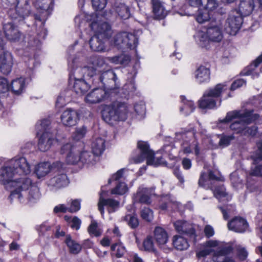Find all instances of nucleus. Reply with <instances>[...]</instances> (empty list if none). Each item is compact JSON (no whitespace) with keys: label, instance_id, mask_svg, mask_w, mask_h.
Segmentation results:
<instances>
[{"label":"nucleus","instance_id":"obj_63","mask_svg":"<svg viewBox=\"0 0 262 262\" xmlns=\"http://www.w3.org/2000/svg\"><path fill=\"white\" fill-rule=\"evenodd\" d=\"M10 90V85L7 80L3 77L0 78V93H4Z\"/></svg>","mask_w":262,"mask_h":262},{"label":"nucleus","instance_id":"obj_27","mask_svg":"<svg viewBox=\"0 0 262 262\" xmlns=\"http://www.w3.org/2000/svg\"><path fill=\"white\" fill-rule=\"evenodd\" d=\"M3 30L6 37L11 41H16L20 37V32L17 27L11 23L4 24Z\"/></svg>","mask_w":262,"mask_h":262},{"label":"nucleus","instance_id":"obj_13","mask_svg":"<svg viewBox=\"0 0 262 262\" xmlns=\"http://www.w3.org/2000/svg\"><path fill=\"white\" fill-rule=\"evenodd\" d=\"M138 147L141 151V157L135 160L136 163H141L144 159H147V164L149 165L158 166L164 164L161 157H154L153 152L149 149L148 144L144 141H139Z\"/></svg>","mask_w":262,"mask_h":262},{"label":"nucleus","instance_id":"obj_6","mask_svg":"<svg viewBox=\"0 0 262 262\" xmlns=\"http://www.w3.org/2000/svg\"><path fill=\"white\" fill-rule=\"evenodd\" d=\"M92 30L94 31L95 35L90 40V47L94 51H105L107 49L104 43L107 41L105 39L102 40L100 38L106 36L110 31V26L106 22L98 23L93 20L90 24Z\"/></svg>","mask_w":262,"mask_h":262},{"label":"nucleus","instance_id":"obj_10","mask_svg":"<svg viewBox=\"0 0 262 262\" xmlns=\"http://www.w3.org/2000/svg\"><path fill=\"white\" fill-rule=\"evenodd\" d=\"M109 42L119 49H132L137 47L138 38L133 34L121 32L114 35Z\"/></svg>","mask_w":262,"mask_h":262},{"label":"nucleus","instance_id":"obj_23","mask_svg":"<svg viewBox=\"0 0 262 262\" xmlns=\"http://www.w3.org/2000/svg\"><path fill=\"white\" fill-rule=\"evenodd\" d=\"M195 81L200 84L207 83L210 79V69L204 65L198 66L193 73Z\"/></svg>","mask_w":262,"mask_h":262},{"label":"nucleus","instance_id":"obj_35","mask_svg":"<svg viewBox=\"0 0 262 262\" xmlns=\"http://www.w3.org/2000/svg\"><path fill=\"white\" fill-rule=\"evenodd\" d=\"M152 12L157 19H163L167 14L164 4L159 0H152Z\"/></svg>","mask_w":262,"mask_h":262},{"label":"nucleus","instance_id":"obj_32","mask_svg":"<svg viewBox=\"0 0 262 262\" xmlns=\"http://www.w3.org/2000/svg\"><path fill=\"white\" fill-rule=\"evenodd\" d=\"M69 85L78 95L84 94L90 88V85L84 79L69 81Z\"/></svg>","mask_w":262,"mask_h":262},{"label":"nucleus","instance_id":"obj_22","mask_svg":"<svg viewBox=\"0 0 262 262\" xmlns=\"http://www.w3.org/2000/svg\"><path fill=\"white\" fill-rule=\"evenodd\" d=\"M14 61L12 54L3 51L0 56V70L4 74H8L12 70Z\"/></svg>","mask_w":262,"mask_h":262},{"label":"nucleus","instance_id":"obj_58","mask_svg":"<svg viewBox=\"0 0 262 262\" xmlns=\"http://www.w3.org/2000/svg\"><path fill=\"white\" fill-rule=\"evenodd\" d=\"M230 179L232 184L234 187H243L242 180H239V178H238V174L237 171H235L231 174Z\"/></svg>","mask_w":262,"mask_h":262},{"label":"nucleus","instance_id":"obj_59","mask_svg":"<svg viewBox=\"0 0 262 262\" xmlns=\"http://www.w3.org/2000/svg\"><path fill=\"white\" fill-rule=\"evenodd\" d=\"M123 90L125 93L127 94H133L136 90V86L134 80L126 83L123 86Z\"/></svg>","mask_w":262,"mask_h":262},{"label":"nucleus","instance_id":"obj_60","mask_svg":"<svg viewBox=\"0 0 262 262\" xmlns=\"http://www.w3.org/2000/svg\"><path fill=\"white\" fill-rule=\"evenodd\" d=\"M141 216L143 219L150 222L153 219V212L149 208H144L141 210Z\"/></svg>","mask_w":262,"mask_h":262},{"label":"nucleus","instance_id":"obj_28","mask_svg":"<svg viewBox=\"0 0 262 262\" xmlns=\"http://www.w3.org/2000/svg\"><path fill=\"white\" fill-rule=\"evenodd\" d=\"M69 180L67 176L61 173L51 178L48 182V185L55 188H62L68 186Z\"/></svg>","mask_w":262,"mask_h":262},{"label":"nucleus","instance_id":"obj_29","mask_svg":"<svg viewBox=\"0 0 262 262\" xmlns=\"http://www.w3.org/2000/svg\"><path fill=\"white\" fill-rule=\"evenodd\" d=\"M98 160V157L89 151L82 150L81 153L80 167H90L94 165Z\"/></svg>","mask_w":262,"mask_h":262},{"label":"nucleus","instance_id":"obj_44","mask_svg":"<svg viewBox=\"0 0 262 262\" xmlns=\"http://www.w3.org/2000/svg\"><path fill=\"white\" fill-rule=\"evenodd\" d=\"M106 59L115 64H120L122 65H125L127 64L130 61V57L126 55L121 54L120 55L115 56L112 57H107Z\"/></svg>","mask_w":262,"mask_h":262},{"label":"nucleus","instance_id":"obj_12","mask_svg":"<svg viewBox=\"0 0 262 262\" xmlns=\"http://www.w3.org/2000/svg\"><path fill=\"white\" fill-rule=\"evenodd\" d=\"M176 139L178 140H182V147L184 152L190 154L194 151L196 156L199 155L200 150L198 146V142L196 141L193 132L177 133L176 134Z\"/></svg>","mask_w":262,"mask_h":262},{"label":"nucleus","instance_id":"obj_24","mask_svg":"<svg viewBox=\"0 0 262 262\" xmlns=\"http://www.w3.org/2000/svg\"><path fill=\"white\" fill-rule=\"evenodd\" d=\"M93 8L97 11V12L91 16V21L95 20L98 23L105 21V18L102 15L101 11L104 8L106 4V0H92Z\"/></svg>","mask_w":262,"mask_h":262},{"label":"nucleus","instance_id":"obj_56","mask_svg":"<svg viewBox=\"0 0 262 262\" xmlns=\"http://www.w3.org/2000/svg\"><path fill=\"white\" fill-rule=\"evenodd\" d=\"M111 250L114 251H116L115 255L117 257H122L126 252L125 247L121 243L112 245Z\"/></svg>","mask_w":262,"mask_h":262},{"label":"nucleus","instance_id":"obj_62","mask_svg":"<svg viewBox=\"0 0 262 262\" xmlns=\"http://www.w3.org/2000/svg\"><path fill=\"white\" fill-rule=\"evenodd\" d=\"M125 171V169L124 168L118 170L111 176V178L108 180V183H111L114 181H118L122 178L124 177Z\"/></svg>","mask_w":262,"mask_h":262},{"label":"nucleus","instance_id":"obj_1","mask_svg":"<svg viewBox=\"0 0 262 262\" xmlns=\"http://www.w3.org/2000/svg\"><path fill=\"white\" fill-rule=\"evenodd\" d=\"M31 172V166L25 157L16 156L0 168V183L10 192L8 199L23 201V193L30 184V178L18 177Z\"/></svg>","mask_w":262,"mask_h":262},{"label":"nucleus","instance_id":"obj_15","mask_svg":"<svg viewBox=\"0 0 262 262\" xmlns=\"http://www.w3.org/2000/svg\"><path fill=\"white\" fill-rule=\"evenodd\" d=\"M207 34L210 41L220 42L223 38V21L220 18L211 19Z\"/></svg>","mask_w":262,"mask_h":262},{"label":"nucleus","instance_id":"obj_25","mask_svg":"<svg viewBox=\"0 0 262 262\" xmlns=\"http://www.w3.org/2000/svg\"><path fill=\"white\" fill-rule=\"evenodd\" d=\"M189 5L197 8H205L207 10H214L219 6L216 0H187Z\"/></svg>","mask_w":262,"mask_h":262},{"label":"nucleus","instance_id":"obj_8","mask_svg":"<svg viewBox=\"0 0 262 262\" xmlns=\"http://www.w3.org/2000/svg\"><path fill=\"white\" fill-rule=\"evenodd\" d=\"M83 146V143L82 142L75 145L68 143L62 146L59 152L62 155L63 158H65L68 163L76 164L80 167Z\"/></svg>","mask_w":262,"mask_h":262},{"label":"nucleus","instance_id":"obj_36","mask_svg":"<svg viewBox=\"0 0 262 262\" xmlns=\"http://www.w3.org/2000/svg\"><path fill=\"white\" fill-rule=\"evenodd\" d=\"M105 141L102 138H95L93 140L91 148L95 156L99 157L103 152L105 148Z\"/></svg>","mask_w":262,"mask_h":262},{"label":"nucleus","instance_id":"obj_49","mask_svg":"<svg viewBox=\"0 0 262 262\" xmlns=\"http://www.w3.org/2000/svg\"><path fill=\"white\" fill-rule=\"evenodd\" d=\"M127 185L123 182H119L115 188L111 190V193L113 194L123 195L128 191Z\"/></svg>","mask_w":262,"mask_h":262},{"label":"nucleus","instance_id":"obj_52","mask_svg":"<svg viewBox=\"0 0 262 262\" xmlns=\"http://www.w3.org/2000/svg\"><path fill=\"white\" fill-rule=\"evenodd\" d=\"M88 232L91 235L99 236L102 233V230L99 227L95 221H92L88 228Z\"/></svg>","mask_w":262,"mask_h":262},{"label":"nucleus","instance_id":"obj_17","mask_svg":"<svg viewBox=\"0 0 262 262\" xmlns=\"http://www.w3.org/2000/svg\"><path fill=\"white\" fill-rule=\"evenodd\" d=\"M106 193L107 192L104 190H101L100 193L98 206L102 216H103L104 213V207L106 208L109 213H112L116 211L120 205V202L118 201L113 199H105V196Z\"/></svg>","mask_w":262,"mask_h":262},{"label":"nucleus","instance_id":"obj_11","mask_svg":"<svg viewBox=\"0 0 262 262\" xmlns=\"http://www.w3.org/2000/svg\"><path fill=\"white\" fill-rule=\"evenodd\" d=\"M30 184L24 190V193H23L24 200L23 201H19L17 199H9L11 203L33 205L39 201L41 198V193L39 191V189L36 185L33 184L30 179Z\"/></svg>","mask_w":262,"mask_h":262},{"label":"nucleus","instance_id":"obj_38","mask_svg":"<svg viewBox=\"0 0 262 262\" xmlns=\"http://www.w3.org/2000/svg\"><path fill=\"white\" fill-rule=\"evenodd\" d=\"M181 101L180 111L182 114L188 115L194 110L195 105L192 101L187 99L184 96H181Z\"/></svg>","mask_w":262,"mask_h":262},{"label":"nucleus","instance_id":"obj_48","mask_svg":"<svg viewBox=\"0 0 262 262\" xmlns=\"http://www.w3.org/2000/svg\"><path fill=\"white\" fill-rule=\"evenodd\" d=\"M134 112L136 117L138 119L143 118L145 115V105L142 101H140L134 105Z\"/></svg>","mask_w":262,"mask_h":262},{"label":"nucleus","instance_id":"obj_30","mask_svg":"<svg viewBox=\"0 0 262 262\" xmlns=\"http://www.w3.org/2000/svg\"><path fill=\"white\" fill-rule=\"evenodd\" d=\"M27 83L26 78L23 77L13 79L10 85V90L15 95H19L26 90Z\"/></svg>","mask_w":262,"mask_h":262},{"label":"nucleus","instance_id":"obj_3","mask_svg":"<svg viewBox=\"0 0 262 262\" xmlns=\"http://www.w3.org/2000/svg\"><path fill=\"white\" fill-rule=\"evenodd\" d=\"M90 65L82 68L77 66L76 59H72L69 61V67L70 69L69 81L83 79L84 77L92 78L98 72H102L105 69L107 65L103 58L93 57L89 60Z\"/></svg>","mask_w":262,"mask_h":262},{"label":"nucleus","instance_id":"obj_39","mask_svg":"<svg viewBox=\"0 0 262 262\" xmlns=\"http://www.w3.org/2000/svg\"><path fill=\"white\" fill-rule=\"evenodd\" d=\"M194 37L200 47L206 49L209 48L210 39L208 38L207 32L198 31L194 35Z\"/></svg>","mask_w":262,"mask_h":262},{"label":"nucleus","instance_id":"obj_14","mask_svg":"<svg viewBox=\"0 0 262 262\" xmlns=\"http://www.w3.org/2000/svg\"><path fill=\"white\" fill-rule=\"evenodd\" d=\"M63 167V164L60 161H56L51 164L48 162H41L36 165L34 168V173L39 179H43L50 172L58 171Z\"/></svg>","mask_w":262,"mask_h":262},{"label":"nucleus","instance_id":"obj_57","mask_svg":"<svg viewBox=\"0 0 262 262\" xmlns=\"http://www.w3.org/2000/svg\"><path fill=\"white\" fill-rule=\"evenodd\" d=\"M70 207H68L69 211L72 213L79 211L81 208V200H71L69 203Z\"/></svg>","mask_w":262,"mask_h":262},{"label":"nucleus","instance_id":"obj_20","mask_svg":"<svg viewBox=\"0 0 262 262\" xmlns=\"http://www.w3.org/2000/svg\"><path fill=\"white\" fill-rule=\"evenodd\" d=\"M260 73H262V54L243 70L241 74L243 76L251 75L254 78L257 77Z\"/></svg>","mask_w":262,"mask_h":262},{"label":"nucleus","instance_id":"obj_61","mask_svg":"<svg viewBox=\"0 0 262 262\" xmlns=\"http://www.w3.org/2000/svg\"><path fill=\"white\" fill-rule=\"evenodd\" d=\"M125 220L128 221V225L132 228H135L139 225V221L137 217L131 215H127Z\"/></svg>","mask_w":262,"mask_h":262},{"label":"nucleus","instance_id":"obj_46","mask_svg":"<svg viewBox=\"0 0 262 262\" xmlns=\"http://www.w3.org/2000/svg\"><path fill=\"white\" fill-rule=\"evenodd\" d=\"M213 194L220 201H228L231 196L229 195L225 190L224 187H219L213 190Z\"/></svg>","mask_w":262,"mask_h":262},{"label":"nucleus","instance_id":"obj_34","mask_svg":"<svg viewBox=\"0 0 262 262\" xmlns=\"http://www.w3.org/2000/svg\"><path fill=\"white\" fill-rule=\"evenodd\" d=\"M152 190L146 188H140L134 196L135 202L144 204H149L151 202L150 197L152 194Z\"/></svg>","mask_w":262,"mask_h":262},{"label":"nucleus","instance_id":"obj_51","mask_svg":"<svg viewBox=\"0 0 262 262\" xmlns=\"http://www.w3.org/2000/svg\"><path fill=\"white\" fill-rule=\"evenodd\" d=\"M64 219L72 229L76 230L80 229L81 222V220L77 216L72 217L68 215H66L64 216Z\"/></svg>","mask_w":262,"mask_h":262},{"label":"nucleus","instance_id":"obj_31","mask_svg":"<svg viewBox=\"0 0 262 262\" xmlns=\"http://www.w3.org/2000/svg\"><path fill=\"white\" fill-rule=\"evenodd\" d=\"M56 142L53 136L48 133L45 132L40 137L38 142V148L41 151L49 150L51 145Z\"/></svg>","mask_w":262,"mask_h":262},{"label":"nucleus","instance_id":"obj_16","mask_svg":"<svg viewBox=\"0 0 262 262\" xmlns=\"http://www.w3.org/2000/svg\"><path fill=\"white\" fill-rule=\"evenodd\" d=\"M243 23L242 17L236 10L232 11L227 19L225 29L228 33L235 35L239 31Z\"/></svg>","mask_w":262,"mask_h":262},{"label":"nucleus","instance_id":"obj_40","mask_svg":"<svg viewBox=\"0 0 262 262\" xmlns=\"http://www.w3.org/2000/svg\"><path fill=\"white\" fill-rule=\"evenodd\" d=\"M173 226L176 230L179 232L190 233L193 232L192 225L187 222L178 220L173 223Z\"/></svg>","mask_w":262,"mask_h":262},{"label":"nucleus","instance_id":"obj_42","mask_svg":"<svg viewBox=\"0 0 262 262\" xmlns=\"http://www.w3.org/2000/svg\"><path fill=\"white\" fill-rule=\"evenodd\" d=\"M172 244L176 249L180 251L186 250L189 247L187 241L183 236L180 235H174L173 236Z\"/></svg>","mask_w":262,"mask_h":262},{"label":"nucleus","instance_id":"obj_9","mask_svg":"<svg viewBox=\"0 0 262 262\" xmlns=\"http://www.w3.org/2000/svg\"><path fill=\"white\" fill-rule=\"evenodd\" d=\"M3 3L10 9L9 14L16 18L18 16L24 19L31 14L28 0H2Z\"/></svg>","mask_w":262,"mask_h":262},{"label":"nucleus","instance_id":"obj_7","mask_svg":"<svg viewBox=\"0 0 262 262\" xmlns=\"http://www.w3.org/2000/svg\"><path fill=\"white\" fill-rule=\"evenodd\" d=\"M227 89L226 85L218 84L205 91L202 97L199 101V106L201 108L213 109L221 105L220 100L217 104L218 98Z\"/></svg>","mask_w":262,"mask_h":262},{"label":"nucleus","instance_id":"obj_21","mask_svg":"<svg viewBox=\"0 0 262 262\" xmlns=\"http://www.w3.org/2000/svg\"><path fill=\"white\" fill-rule=\"evenodd\" d=\"M60 120L64 126H74L79 120L78 113L76 111L71 108L67 109L62 112L60 116Z\"/></svg>","mask_w":262,"mask_h":262},{"label":"nucleus","instance_id":"obj_55","mask_svg":"<svg viewBox=\"0 0 262 262\" xmlns=\"http://www.w3.org/2000/svg\"><path fill=\"white\" fill-rule=\"evenodd\" d=\"M116 12L123 19H127L130 16L128 8L124 4H121L116 8Z\"/></svg>","mask_w":262,"mask_h":262},{"label":"nucleus","instance_id":"obj_45","mask_svg":"<svg viewBox=\"0 0 262 262\" xmlns=\"http://www.w3.org/2000/svg\"><path fill=\"white\" fill-rule=\"evenodd\" d=\"M66 243L68 247L70 253L72 254H77L81 250V246L80 244L72 240L70 236H68L66 238Z\"/></svg>","mask_w":262,"mask_h":262},{"label":"nucleus","instance_id":"obj_41","mask_svg":"<svg viewBox=\"0 0 262 262\" xmlns=\"http://www.w3.org/2000/svg\"><path fill=\"white\" fill-rule=\"evenodd\" d=\"M198 9L195 17L196 20L199 23L203 24L211 19L210 12L213 10H207L205 8H199Z\"/></svg>","mask_w":262,"mask_h":262},{"label":"nucleus","instance_id":"obj_33","mask_svg":"<svg viewBox=\"0 0 262 262\" xmlns=\"http://www.w3.org/2000/svg\"><path fill=\"white\" fill-rule=\"evenodd\" d=\"M254 7V0H241L236 11L241 16H246L251 13Z\"/></svg>","mask_w":262,"mask_h":262},{"label":"nucleus","instance_id":"obj_2","mask_svg":"<svg viewBox=\"0 0 262 262\" xmlns=\"http://www.w3.org/2000/svg\"><path fill=\"white\" fill-rule=\"evenodd\" d=\"M258 117L259 115L254 113L253 110L234 111L228 113L226 118L221 122L226 123L232 121L230 128L235 133L254 136L257 132V128L255 126L249 128L247 125L253 122Z\"/></svg>","mask_w":262,"mask_h":262},{"label":"nucleus","instance_id":"obj_26","mask_svg":"<svg viewBox=\"0 0 262 262\" xmlns=\"http://www.w3.org/2000/svg\"><path fill=\"white\" fill-rule=\"evenodd\" d=\"M229 230L236 232H243L246 231L248 227L247 221L243 218L236 217L228 224Z\"/></svg>","mask_w":262,"mask_h":262},{"label":"nucleus","instance_id":"obj_50","mask_svg":"<svg viewBox=\"0 0 262 262\" xmlns=\"http://www.w3.org/2000/svg\"><path fill=\"white\" fill-rule=\"evenodd\" d=\"M86 133V128L84 126L77 127L73 133L72 138L74 141H79L84 138Z\"/></svg>","mask_w":262,"mask_h":262},{"label":"nucleus","instance_id":"obj_54","mask_svg":"<svg viewBox=\"0 0 262 262\" xmlns=\"http://www.w3.org/2000/svg\"><path fill=\"white\" fill-rule=\"evenodd\" d=\"M152 237L148 236L143 242V247L144 250L148 252H155L156 251V249L154 245Z\"/></svg>","mask_w":262,"mask_h":262},{"label":"nucleus","instance_id":"obj_64","mask_svg":"<svg viewBox=\"0 0 262 262\" xmlns=\"http://www.w3.org/2000/svg\"><path fill=\"white\" fill-rule=\"evenodd\" d=\"M257 152L252 156V158L255 163L262 159V142L257 143Z\"/></svg>","mask_w":262,"mask_h":262},{"label":"nucleus","instance_id":"obj_47","mask_svg":"<svg viewBox=\"0 0 262 262\" xmlns=\"http://www.w3.org/2000/svg\"><path fill=\"white\" fill-rule=\"evenodd\" d=\"M33 4L37 9L43 10L48 11L53 7V0H36Z\"/></svg>","mask_w":262,"mask_h":262},{"label":"nucleus","instance_id":"obj_19","mask_svg":"<svg viewBox=\"0 0 262 262\" xmlns=\"http://www.w3.org/2000/svg\"><path fill=\"white\" fill-rule=\"evenodd\" d=\"M153 239L155 244L159 248H165L169 241L167 231L161 227H156L153 231Z\"/></svg>","mask_w":262,"mask_h":262},{"label":"nucleus","instance_id":"obj_4","mask_svg":"<svg viewBox=\"0 0 262 262\" xmlns=\"http://www.w3.org/2000/svg\"><path fill=\"white\" fill-rule=\"evenodd\" d=\"M203 249L197 252L198 257H205L213 253L212 260L214 262H235V259L230 256H226L222 261L218 260L220 256L229 253L232 250L230 246L224 242L217 240H208L202 244Z\"/></svg>","mask_w":262,"mask_h":262},{"label":"nucleus","instance_id":"obj_43","mask_svg":"<svg viewBox=\"0 0 262 262\" xmlns=\"http://www.w3.org/2000/svg\"><path fill=\"white\" fill-rule=\"evenodd\" d=\"M38 41L35 40L34 37L27 35L24 36L23 42L24 50L29 52L30 50H34L38 45Z\"/></svg>","mask_w":262,"mask_h":262},{"label":"nucleus","instance_id":"obj_53","mask_svg":"<svg viewBox=\"0 0 262 262\" xmlns=\"http://www.w3.org/2000/svg\"><path fill=\"white\" fill-rule=\"evenodd\" d=\"M115 76V73L113 71L107 70L101 73L99 79L104 85H105L107 80L114 81Z\"/></svg>","mask_w":262,"mask_h":262},{"label":"nucleus","instance_id":"obj_18","mask_svg":"<svg viewBox=\"0 0 262 262\" xmlns=\"http://www.w3.org/2000/svg\"><path fill=\"white\" fill-rule=\"evenodd\" d=\"M109 94L105 88L93 89L85 97V101L90 104L100 103L108 97Z\"/></svg>","mask_w":262,"mask_h":262},{"label":"nucleus","instance_id":"obj_5","mask_svg":"<svg viewBox=\"0 0 262 262\" xmlns=\"http://www.w3.org/2000/svg\"><path fill=\"white\" fill-rule=\"evenodd\" d=\"M132 107L127 104L115 102L105 105L102 111L103 119L113 124L116 122L125 121L131 115Z\"/></svg>","mask_w":262,"mask_h":262},{"label":"nucleus","instance_id":"obj_37","mask_svg":"<svg viewBox=\"0 0 262 262\" xmlns=\"http://www.w3.org/2000/svg\"><path fill=\"white\" fill-rule=\"evenodd\" d=\"M211 180H215L217 181H223V178L221 176L220 173L217 175H214L213 172L210 171L209 172L208 175H207L205 173H202L200 178L199 184L200 186H202L205 188H209V181Z\"/></svg>","mask_w":262,"mask_h":262}]
</instances>
